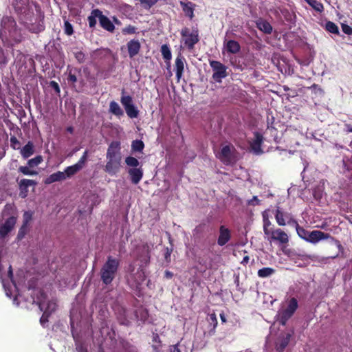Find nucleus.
<instances>
[{
	"label": "nucleus",
	"instance_id": "nucleus-1",
	"mask_svg": "<svg viewBox=\"0 0 352 352\" xmlns=\"http://www.w3.org/2000/svg\"><path fill=\"white\" fill-rule=\"evenodd\" d=\"M0 37L3 38L8 37L14 43H19L23 37L21 30L17 26L15 19L11 16H3L0 23Z\"/></svg>",
	"mask_w": 352,
	"mask_h": 352
},
{
	"label": "nucleus",
	"instance_id": "nucleus-2",
	"mask_svg": "<svg viewBox=\"0 0 352 352\" xmlns=\"http://www.w3.org/2000/svg\"><path fill=\"white\" fill-rule=\"evenodd\" d=\"M120 266V260L113 257L107 256V261L100 269V279L106 285H110L116 278Z\"/></svg>",
	"mask_w": 352,
	"mask_h": 352
},
{
	"label": "nucleus",
	"instance_id": "nucleus-3",
	"mask_svg": "<svg viewBox=\"0 0 352 352\" xmlns=\"http://www.w3.org/2000/svg\"><path fill=\"white\" fill-rule=\"evenodd\" d=\"M12 6L21 22L32 20L34 14L30 0H13Z\"/></svg>",
	"mask_w": 352,
	"mask_h": 352
},
{
	"label": "nucleus",
	"instance_id": "nucleus-4",
	"mask_svg": "<svg viewBox=\"0 0 352 352\" xmlns=\"http://www.w3.org/2000/svg\"><path fill=\"white\" fill-rule=\"evenodd\" d=\"M184 42V47L189 51L195 48V45L199 41V30L197 28H193L192 32L189 28H184L180 32Z\"/></svg>",
	"mask_w": 352,
	"mask_h": 352
},
{
	"label": "nucleus",
	"instance_id": "nucleus-5",
	"mask_svg": "<svg viewBox=\"0 0 352 352\" xmlns=\"http://www.w3.org/2000/svg\"><path fill=\"white\" fill-rule=\"evenodd\" d=\"M236 152L235 147L232 144H228L221 147V151L216 154V157L223 164L230 165L236 162Z\"/></svg>",
	"mask_w": 352,
	"mask_h": 352
},
{
	"label": "nucleus",
	"instance_id": "nucleus-6",
	"mask_svg": "<svg viewBox=\"0 0 352 352\" xmlns=\"http://www.w3.org/2000/svg\"><path fill=\"white\" fill-rule=\"evenodd\" d=\"M307 241L311 243L316 244L321 240L324 239H330L331 241H333L338 248L340 250H343V247L341 245L340 242L333 237L330 234L322 232L320 230H313L309 232L307 236Z\"/></svg>",
	"mask_w": 352,
	"mask_h": 352
},
{
	"label": "nucleus",
	"instance_id": "nucleus-7",
	"mask_svg": "<svg viewBox=\"0 0 352 352\" xmlns=\"http://www.w3.org/2000/svg\"><path fill=\"white\" fill-rule=\"evenodd\" d=\"M209 63L213 71L212 79L216 82H221L222 79L228 76L227 67L217 60H210Z\"/></svg>",
	"mask_w": 352,
	"mask_h": 352
},
{
	"label": "nucleus",
	"instance_id": "nucleus-8",
	"mask_svg": "<svg viewBox=\"0 0 352 352\" xmlns=\"http://www.w3.org/2000/svg\"><path fill=\"white\" fill-rule=\"evenodd\" d=\"M136 258L142 264L147 265L150 262V247L147 243H142L135 248Z\"/></svg>",
	"mask_w": 352,
	"mask_h": 352
},
{
	"label": "nucleus",
	"instance_id": "nucleus-9",
	"mask_svg": "<svg viewBox=\"0 0 352 352\" xmlns=\"http://www.w3.org/2000/svg\"><path fill=\"white\" fill-rule=\"evenodd\" d=\"M120 102L123 105L127 116L130 118H135L139 115V111L133 103L132 97L130 96H122Z\"/></svg>",
	"mask_w": 352,
	"mask_h": 352
},
{
	"label": "nucleus",
	"instance_id": "nucleus-10",
	"mask_svg": "<svg viewBox=\"0 0 352 352\" xmlns=\"http://www.w3.org/2000/svg\"><path fill=\"white\" fill-rule=\"evenodd\" d=\"M269 239L270 241H274L279 245H286L289 243L288 234L280 228H274L270 231Z\"/></svg>",
	"mask_w": 352,
	"mask_h": 352
},
{
	"label": "nucleus",
	"instance_id": "nucleus-11",
	"mask_svg": "<svg viewBox=\"0 0 352 352\" xmlns=\"http://www.w3.org/2000/svg\"><path fill=\"white\" fill-rule=\"evenodd\" d=\"M107 162L104 166L105 172L110 175L116 174L120 168L121 159L119 158H107Z\"/></svg>",
	"mask_w": 352,
	"mask_h": 352
},
{
	"label": "nucleus",
	"instance_id": "nucleus-12",
	"mask_svg": "<svg viewBox=\"0 0 352 352\" xmlns=\"http://www.w3.org/2000/svg\"><path fill=\"white\" fill-rule=\"evenodd\" d=\"M29 21H21V23L30 32L38 34L45 30L43 19H40L39 21L35 23H29Z\"/></svg>",
	"mask_w": 352,
	"mask_h": 352
},
{
	"label": "nucleus",
	"instance_id": "nucleus-13",
	"mask_svg": "<svg viewBox=\"0 0 352 352\" xmlns=\"http://www.w3.org/2000/svg\"><path fill=\"white\" fill-rule=\"evenodd\" d=\"M185 64H186V60L182 54L179 53L175 60V70L177 81H179L183 76Z\"/></svg>",
	"mask_w": 352,
	"mask_h": 352
},
{
	"label": "nucleus",
	"instance_id": "nucleus-14",
	"mask_svg": "<svg viewBox=\"0 0 352 352\" xmlns=\"http://www.w3.org/2000/svg\"><path fill=\"white\" fill-rule=\"evenodd\" d=\"M274 216L278 225L280 226H285L286 223L289 219V217H291L292 215L287 212L283 211L280 207H277L275 210Z\"/></svg>",
	"mask_w": 352,
	"mask_h": 352
},
{
	"label": "nucleus",
	"instance_id": "nucleus-15",
	"mask_svg": "<svg viewBox=\"0 0 352 352\" xmlns=\"http://www.w3.org/2000/svg\"><path fill=\"white\" fill-rule=\"evenodd\" d=\"M231 239V231L224 226L219 227V235L217 239V244L219 246L225 245Z\"/></svg>",
	"mask_w": 352,
	"mask_h": 352
},
{
	"label": "nucleus",
	"instance_id": "nucleus-16",
	"mask_svg": "<svg viewBox=\"0 0 352 352\" xmlns=\"http://www.w3.org/2000/svg\"><path fill=\"white\" fill-rule=\"evenodd\" d=\"M128 174L131 182L134 184H138L143 177L144 170L142 166L139 168H130L128 170Z\"/></svg>",
	"mask_w": 352,
	"mask_h": 352
},
{
	"label": "nucleus",
	"instance_id": "nucleus-17",
	"mask_svg": "<svg viewBox=\"0 0 352 352\" xmlns=\"http://www.w3.org/2000/svg\"><path fill=\"white\" fill-rule=\"evenodd\" d=\"M120 144L119 142H112L107 149V158H119L121 159L120 155Z\"/></svg>",
	"mask_w": 352,
	"mask_h": 352
},
{
	"label": "nucleus",
	"instance_id": "nucleus-18",
	"mask_svg": "<svg viewBox=\"0 0 352 352\" xmlns=\"http://www.w3.org/2000/svg\"><path fill=\"white\" fill-rule=\"evenodd\" d=\"M254 135V139L250 142V147L256 154H261L263 153L261 144L263 142V137L258 132H255Z\"/></svg>",
	"mask_w": 352,
	"mask_h": 352
},
{
	"label": "nucleus",
	"instance_id": "nucleus-19",
	"mask_svg": "<svg viewBox=\"0 0 352 352\" xmlns=\"http://www.w3.org/2000/svg\"><path fill=\"white\" fill-rule=\"evenodd\" d=\"M127 50L131 58L135 56L140 52L141 45L138 40L132 39L127 43Z\"/></svg>",
	"mask_w": 352,
	"mask_h": 352
},
{
	"label": "nucleus",
	"instance_id": "nucleus-20",
	"mask_svg": "<svg viewBox=\"0 0 352 352\" xmlns=\"http://www.w3.org/2000/svg\"><path fill=\"white\" fill-rule=\"evenodd\" d=\"M38 305L41 311H45L50 315L56 309V304L53 300H48L46 302L41 300L38 302Z\"/></svg>",
	"mask_w": 352,
	"mask_h": 352
},
{
	"label": "nucleus",
	"instance_id": "nucleus-21",
	"mask_svg": "<svg viewBox=\"0 0 352 352\" xmlns=\"http://www.w3.org/2000/svg\"><path fill=\"white\" fill-rule=\"evenodd\" d=\"M224 47L228 53L232 54H236L241 50L240 44L234 40H229L227 42L224 41Z\"/></svg>",
	"mask_w": 352,
	"mask_h": 352
},
{
	"label": "nucleus",
	"instance_id": "nucleus-22",
	"mask_svg": "<svg viewBox=\"0 0 352 352\" xmlns=\"http://www.w3.org/2000/svg\"><path fill=\"white\" fill-rule=\"evenodd\" d=\"M256 28L265 34H270L272 32V26L268 21L263 19H258L256 21Z\"/></svg>",
	"mask_w": 352,
	"mask_h": 352
},
{
	"label": "nucleus",
	"instance_id": "nucleus-23",
	"mask_svg": "<svg viewBox=\"0 0 352 352\" xmlns=\"http://www.w3.org/2000/svg\"><path fill=\"white\" fill-rule=\"evenodd\" d=\"M66 177L65 176L64 172L57 171L54 173L49 175L44 181L45 184H51L54 182H61L65 180Z\"/></svg>",
	"mask_w": 352,
	"mask_h": 352
},
{
	"label": "nucleus",
	"instance_id": "nucleus-24",
	"mask_svg": "<svg viewBox=\"0 0 352 352\" xmlns=\"http://www.w3.org/2000/svg\"><path fill=\"white\" fill-rule=\"evenodd\" d=\"M180 6L182 8L183 12H184L185 15L188 16L190 19H192L195 16L194 15V4L190 2H184L180 1Z\"/></svg>",
	"mask_w": 352,
	"mask_h": 352
},
{
	"label": "nucleus",
	"instance_id": "nucleus-25",
	"mask_svg": "<svg viewBox=\"0 0 352 352\" xmlns=\"http://www.w3.org/2000/svg\"><path fill=\"white\" fill-rule=\"evenodd\" d=\"M100 25L103 29L110 32H113L115 30L113 23L107 16L102 14V12L100 17Z\"/></svg>",
	"mask_w": 352,
	"mask_h": 352
},
{
	"label": "nucleus",
	"instance_id": "nucleus-26",
	"mask_svg": "<svg viewBox=\"0 0 352 352\" xmlns=\"http://www.w3.org/2000/svg\"><path fill=\"white\" fill-rule=\"evenodd\" d=\"M21 155L24 159H28L34 153V145L32 142L29 141L22 148H21Z\"/></svg>",
	"mask_w": 352,
	"mask_h": 352
},
{
	"label": "nucleus",
	"instance_id": "nucleus-27",
	"mask_svg": "<svg viewBox=\"0 0 352 352\" xmlns=\"http://www.w3.org/2000/svg\"><path fill=\"white\" fill-rule=\"evenodd\" d=\"M292 335L290 333H287L285 337L280 339L276 344V349L278 352H283L286 346L288 345Z\"/></svg>",
	"mask_w": 352,
	"mask_h": 352
},
{
	"label": "nucleus",
	"instance_id": "nucleus-28",
	"mask_svg": "<svg viewBox=\"0 0 352 352\" xmlns=\"http://www.w3.org/2000/svg\"><path fill=\"white\" fill-rule=\"evenodd\" d=\"M101 15V11L98 9H95L91 11V15L88 16V22L90 28H94L96 25V18L100 17Z\"/></svg>",
	"mask_w": 352,
	"mask_h": 352
},
{
	"label": "nucleus",
	"instance_id": "nucleus-29",
	"mask_svg": "<svg viewBox=\"0 0 352 352\" xmlns=\"http://www.w3.org/2000/svg\"><path fill=\"white\" fill-rule=\"evenodd\" d=\"M80 170L82 169L76 164H75L72 166H67L63 172L66 179H67L71 178L72 176L75 175Z\"/></svg>",
	"mask_w": 352,
	"mask_h": 352
},
{
	"label": "nucleus",
	"instance_id": "nucleus-30",
	"mask_svg": "<svg viewBox=\"0 0 352 352\" xmlns=\"http://www.w3.org/2000/svg\"><path fill=\"white\" fill-rule=\"evenodd\" d=\"M160 52L165 61H168V66L170 67V60L172 58V54L168 45L164 44L161 46Z\"/></svg>",
	"mask_w": 352,
	"mask_h": 352
},
{
	"label": "nucleus",
	"instance_id": "nucleus-31",
	"mask_svg": "<svg viewBox=\"0 0 352 352\" xmlns=\"http://www.w3.org/2000/svg\"><path fill=\"white\" fill-rule=\"evenodd\" d=\"M306 1L313 10L318 13H322L324 12L323 4L317 0H304Z\"/></svg>",
	"mask_w": 352,
	"mask_h": 352
},
{
	"label": "nucleus",
	"instance_id": "nucleus-32",
	"mask_svg": "<svg viewBox=\"0 0 352 352\" xmlns=\"http://www.w3.org/2000/svg\"><path fill=\"white\" fill-rule=\"evenodd\" d=\"M109 111L116 116H122L124 114V112L119 104L115 102L111 101L109 104Z\"/></svg>",
	"mask_w": 352,
	"mask_h": 352
},
{
	"label": "nucleus",
	"instance_id": "nucleus-33",
	"mask_svg": "<svg viewBox=\"0 0 352 352\" xmlns=\"http://www.w3.org/2000/svg\"><path fill=\"white\" fill-rule=\"evenodd\" d=\"M292 316L293 315L289 312L287 311L285 309H283L278 314V321L281 325L285 326L287 324V322L289 318H292Z\"/></svg>",
	"mask_w": 352,
	"mask_h": 352
},
{
	"label": "nucleus",
	"instance_id": "nucleus-34",
	"mask_svg": "<svg viewBox=\"0 0 352 352\" xmlns=\"http://www.w3.org/2000/svg\"><path fill=\"white\" fill-rule=\"evenodd\" d=\"M275 272L274 268L267 267L258 270L257 274L260 278H267L273 275Z\"/></svg>",
	"mask_w": 352,
	"mask_h": 352
},
{
	"label": "nucleus",
	"instance_id": "nucleus-35",
	"mask_svg": "<svg viewBox=\"0 0 352 352\" xmlns=\"http://www.w3.org/2000/svg\"><path fill=\"white\" fill-rule=\"evenodd\" d=\"M298 307V300L296 298L293 297L289 300L288 305L285 309L289 312L291 314L294 315L295 311L297 310Z\"/></svg>",
	"mask_w": 352,
	"mask_h": 352
},
{
	"label": "nucleus",
	"instance_id": "nucleus-36",
	"mask_svg": "<svg viewBox=\"0 0 352 352\" xmlns=\"http://www.w3.org/2000/svg\"><path fill=\"white\" fill-rule=\"evenodd\" d=\"M125 164L131 168H139L141 166L138 160L132 156L125 158Z\"/></svg>",
	"mask_w": 352,
	"mask_h": 352
},
{
	"label": "nucleus",
	"instance_id": "nucleus-37",
	"mask_svg": "<svg viewBox=\"0 0 352 352\" xmlns=\"http://www.w3.org/2000/svg\"><path fill=\"white\" fill-rule=\"evenodd\" d=\"M325 30L332 34H339V28H338V25L332 21H327L326 23Z\"/></svg>",
	"mask_w": 352,
	"mask_h": 352
},
{
	"label": "nucleus",
	"instance_id": "nucleus-38",
	"mask_svg": "<svg viewBox=\"0 0 352 352\" xmlns=\"http://www.w3.org/2000/svg\"><path fill=\"white\" fill-rule=\"evenodd\" d=\"M30 168L28 165V166H21L18 168V171L25 175H36L38 174L37 171L31 170Z\"/></svg>",
	"mask_w": 352,
	"mask_h": 352
},
{
	"label": "nucleus",
	"instance_id": "nucleus-39",
	"mask_svg": "<svg viewBox=\"0 0 352 352\" xmlns=\"http://www.w3.org/2000/svg\"><path fill=\"white\" fill-rule=\"evenodd\" d=\"M144 148V144L142 140H133L131 144V148L133 151L141 152Z\"/></svg>",
	"mask_w": 352,
	"mask_h": 352
},
{
	"label": "nucleus",
	"instance_id": "nucleus-40",
	"mask_svg": "<svg viewBox=\"0 0 352 352\" xmlns=\"http://www.w3.org/2000/svg\"><path fill=\"white\" fill-rule=\"evenodd\" d=\"M29 226L28 225L23 223L21 228H19V230L17 234V239L21 240L23 239L25 236L28 234L29 232Z\"/></svg>",
	"mask_w": 352,
	"mask_h": 352
},
{
	"label": "nucleus",
	"instance_id": "nucleus-41",
	"mask_svg": "<svg viewBox=\"0 0 352 352\" xmlns=\"http://www.w3.org/2000/svg\"><path fill=\"white\" fill-rule=\"evenodd\" d=\"M43 162V157L41 155H37L34 158H32L28 161V165L29 167L34 168Z\"/></svg>",
	"mask_w": 352,
	"mask_h": 352
},
{
	"label": "nucleus",
	"instance_id": "nucleus-42",
	"mask_svg": "<svg viewBox=\"0 0 352 352\" xmlns=\"http://www.w3.org/2000/svg\"><path fill=\"white\" fill-rule=\"evenodd\" d=\"M36 185V182L34 180L28 179H22L19 182V187L26 188H28V187H30L31 186H34Z\"/></svg>",
	"mask_w": 352,
	"mask_h": 352
},
{
	"label": "nucleus",
	"instance_id": "nucleus-43",
	"mask_svg": "<svg viewBox=\"0 0 352 352\" xmlns=\"http://www.w3.org/2000/svg\"><path fill=\"white\" fill-rule=\"evenodd\" d=\"M272 223L268 219L264 217L263 220V232L265 235H270V231H272L274 228L271 227Z\"/></svg>",
	"mask_w": 352,
	"mask_h": 352
},
{
	"label": "nucleus",
	"instance_id": "nucleus-44",
	"mask_svg": "<svg viewBox=\"0 0 352 352\" xmlns=\"http://www.w3.org/2000/svg\"><path fill=\"white\" fill-rule=\"evenodd\" d=\"M16 223V217L12 216L8 218L4 222L3 225L6 226L8 229L12 230Z\"/></svg>",
	"mask_w": 352,
	"mask_h": 352
},
{
	"label": "nucleus",
	"instance_id": "nucleus-45",
	"mask_svg": "<svg viewBox=\"0 0 352 352\" xmlns=\"http://www.w3.org/2000/svg\"><path fill=\"white\" fill-rule=\"evenodd\" d=\"M281 14L283 15L285 19L288 22H292L295 15L291 12L289 10L284 8L280 10Z\"/></svg>",
	"mask_w": 352,
	"mask_h": 352
},
{
	"label": "nucleus",
	"instance_id": "nucleus-46",
	"mask_svg": "<svg viewBox=\"0 0 352 352\" xmlns=\"http://www.w3.org/2000/svg\"><path fill=\"white\" fill-rule=\"evenodd\" d=\"M296 232H297V234L299 236V237H300L301 239H302L307 241V239L308 238L307 236L309 235V234L310 232L309 231H308V230H305L304 228L300 226L296 230Z\"/></svg>",
	"mask_w": 352,
	"mask_h": 352
},
{
	"label": "nucleus",
	"instance_id": "nucleus-47",
	"mask_svg": "<svg viewBox=\"0 0 352 352\" xmlns=\"http://www.w3.org/2000/svg\"><path fill=\"white\" fill-rule=\"evenodd\" d=\"M140 2L144 9L148 10L157 1L156 0H140Z\"/></svg>",
	"mask_w": 352,
	"mask_h": 352
},
{
	"label": "nucleus",
	"instance_id": "nucleus-48",
	"mask_svg": "<svg viewBox=\"0 0 352 352\" xmlns=\"http://www.w3.org/2000/svg\"><path fill=\"white\" fill-rule=\"evenodd\" d=\"M87 157H88V151H85L83 153L81 157L80 158V160L78 161V162L76 163L81 169H82L85 167L86 162L87 160Z\"/></svg>",
	"mask_w": 352,
	"mask_h": 352
},
{
	"label": "nucleus",
	"instance_id": "nucleus-49",
	"mask_svg": "<svg viewBox=\"0 0 352 352\" xmlns=\"http://www.w3.org/2000/svg\"><path fill=\"white\" fill-rule=\"evenodd\" d=\"M10 146L14 150H19L21 148V142L14 135L11 136L10 138Z\"/></svg>",
	"mask_w": 352,
	"mask_h": 352
},
{
	"label": "nucleus",
	"instance_id": "nucleus-50",
	"mask_svg": "<svg viewBox=\"0 0 352 352\" xmlns=\"http://www.w3.org/2000/svg\"><path fill=\"white\" fill-rule=\"evenodd\" d=\"M64 31L68 36H71L74 33L73 26L68 21H65L64 23Z\"/></svg>",
	"mask_w": 352,
	"mask_h": 352
},
{
	"label": "nucleus",
	"instance_id": "nucleus-51",
	"mask_svg": "<svg viewBox=\"0 0 352 352\" xmlns=\"http://www.w3.org/2000/svg\"><path fill=\"white\" fill-rule=\"evenodd\" d=\"M208 322L210 325H212V329L214 330L217 326V318L214 313L208 315Z\"/></svg>",
	"mask_w": 352,
	"mask_h": 352
},
{
	"label": "nucleus",
	"instance_id": "nucleus-52",
	"mask_svg": "<svg viewBox=\"0 0 352 352\" xmlns=\"http://www.w3.org/2000/svg\"><path fill=\"white\" fill-rule=\"evenodd\" d=\"M137 28L131 25H129L122 29V32L124 34H133L136 33Z\"/></svg>",
	"mask_w": 352,
	"mask_h": 352
},
{
	"label": "nucleus",
	"instance_id": "nucleus-53",
	"mask_svg": "<svg viewBox=\"0 0 352 352\" xmlns=\"http://www.w3.org/2000/svg\"><path fill=\"white\" fill-rule=\"evenodd\" d=\"M23 223L30 226V223L32 219V212L31 211H25L23 213Z\"/></svg>",
	"mask_w": 352,
	"mask_h": 352
},
{
	"label": "nucleus",
	"instance_id": "nucleus-54",
	"mask_svg": "<svg viewBox=\"0 0 352 352\" xmlns=\"http://www.w3.org/2000/svg\"><path fill=\"white\" fill-rule=\"evenodd\" d=\"M74 56L79 63H82L85 60V54L82 51L74 52Z\"/></svg>",
	"mask_w": 352,
	"mask_h": 352
},
{
	"label": "nucleus",
	"instance_id": "nucleus-55",
	"mask_svg": "<svg viewBox=\"0 0 352 352\" xmlns=\"http://www.w3.org/2000/svg\"><path fill=\"white\" fill-rule=\"evenodd\" d=\"M10 232L11 230L10 229L2 224L0 226V239L5 238Z\"/></svg>",
	"mask_w": 352,
	"mask_h": 352
},
{
	"label": "nucleus",
	"instance_id": "nucleus-56",
	"mask_svg": "<svg viewBox=\"0 0 352 352\" xmlns=\"http://www.w3.org/2000/svg\"><path fill=\"white\" fill-rule=\"evenodd\" d=\"M8 63V58L5 54L4 50L0 47V65H6Z\"/></svg>",
	"mask_w": 352,
	"mask_h": 352
},
{
	"label": "nucleus",
	"instance_id": "nucleus-57",
	"mask_svg": "<svg viewBox=\"0 0 352 352\" xmlns=\"http://www.w3.org/2000/svg\"><path fill=\"white\" fill-rule=\"evenodd\" d=\"M50 87H52L54 90V91L56 94H58V95L60 94V89L58 84L56 81H54V80L50 81Z\"/></svg>",
	"mask_w": 352,
	"mask_h": 352
},
{
	"label": "nucleus",
	"instance_id": "nucleus-58",
	"mask_svg": "<svg viewBox=\"0 0 352 352\" xmlns=\"http://www.w3.org/2000/svg\"><path fill=\"white\" fill-rule=\"evenodd\" d=\"M342 30L347 35H352V28L347 24H342Z\"/></svg>",
	"mask_w": 352,
	"mask_h": 352
},
{
	"label": "nucleus",
	"instance_id": "nucleus-59",
	"mask_svg": "<svg viewBox=\"0 0 352 352\" xmlns=\"http://www.w3.org/2000/svg\"><path fill=\"white\" fill-rule=\"evenodd\" d=\"M67 80L73 84L77 82V77L75 74L72 73V69L69 71Z\"/></svg>",
	"mask_w": 352,
	"mask_h": 352
},
{
	"label": "nucleus",
	"instance_id": "nucleus-60",
	"mask_svg": "<svg viewBox=\"0 0 352 352\" xmlns=\"http://www.w3.org/2000/svg\"><path fill=\"white\" fill-rule=\"evenodd\" d=\"M286 223H287L288 225L294 226L296 230H297L298 228V227H300L298 221L293 217V216L289 217V219L288 220V221Z\"/></svg>",
	"mask_w": 352,
	"mask_h": 352
},
{
	"label": "nucleus",
	"instance_id": "nucleus-61",
	"mask_svg": "<svg viewBox=\"0 0 352 352\" xmlns=\"http://www.w3.org/2000/svg\"><path fill=\"white\" fill-rule=\"evenodd\" d=\"M173 250L171 248H166L165 249L164 253V258L167 263H170V255L172 254Z\"/></svg>",
	"mask_w": 352,
	"mask_h": 352
},
{
	"label": "nucleus",
	"instance_id": "nucleus-62",
	"mask_svg": "<svg viewBox=\"0 0 352 352\" xmlns=\"http://www.w3.org/2000/svg\"><path fill=\"white\" fill-rule=\"evenodd\" d=\"M50 314L43 311V314L40 318V322L41 325L44 326L45 324L48 322V318L50 317Z\"/></svg>",
	"mask_w": 352,
	"mask_h": 352
},
{
	"label": "nucleus",
	"instance_id": "nucleus-63",
	"mask_svg": "<svg viewBox=\"0 0 352 352\" xmlns=\"http://www.w3.org/2000/svg\"><path fill=\"white\" fill-rule=\"evenodd\" d=\"M261 201L258 199L257 196H254L252 199L248 201V205L258 206L260 205Z\"/></svg>",
	"mask_w": 352,
	"mask_h": 352
},
{
	"label": "nucleus",
	"instance_id": "nucleus-64",
	"mask_svg": "<svg viewBox=\"0 0 352 352\" xmlns=\"http://www.w3.org/2000/svg\"><path fill=\"white\" fill-rule=\"evenodd\" d=\"M19 190H20L19 196L22 198H25L28 195V188H22V187H19Z\"/></svg>",
	"mask_w": 352,
	"mask_h": 352
}]
</instances>
